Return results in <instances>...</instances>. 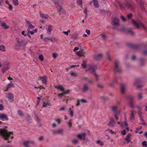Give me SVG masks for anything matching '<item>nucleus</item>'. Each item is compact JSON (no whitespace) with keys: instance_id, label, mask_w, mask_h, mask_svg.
I'll use <instances>...</instances> for the list:
<instances>
[{"instance_id":"obj_46","label":"nucleus","mask_w":147,"mask_h":147,"mask_svg":"<svg viewBox=\"0 0 147 147\" xmlns=\"http://www.w3.org/2000/svg\"><path fill=\"white\" fill-rule=\"evenodd\" d=\"M13 4L16 6L18 5V0H13Z\"/></svg>"},{"instance_id":"obj_31","label":"nucleus","mask_w":147,"mask_h":147,"mask_svg":"<svg viewBox=\"0 0 147 147\" xmlns=\"http://www.w3.org/2000/svg\"><path fill=\"white\" fill-rule=\"evenodd\" d=\"M138 99L139 100H141L143 98V94L142 93H139L137 95Z\"/></svg>"},{"instance_id":"obj_33","label":"nucleus","mask_w":147,"mask_h":147,"mask_svg":"<svg viewBox=\"0 0 147 147\" xmlns=\"http://www.w3.org/2000/svg\"><path fill=\"white\" fill-rule=\"evenodd\" d=\"M30 143V141L29 140L24 141L23 143V144L24 146H28V144Z\"/></svg>"},{"instance_id":"obj_32","label":"nucleus","mask_w":147,"mask_h":147,"mask_svg":"<svg viewBox=\"0 0 147 147\" xmlns=\"http://www.w3.org/2000/svg\"><path fill=\"white\" fill-rule=\"evenodd\" d=\"M86 61L85 60H83L82 63V64L81 65L84 68H86Z\"/></svg>"},{"instance_id":"obj_24","label":"nucleus","mask_w":147,"mask_h":147,"mask_svg":"<svg viewBox=\"0 0 147 147\" xmlns=\"http://www.w3.org/2000/svg\"><path fill=\"white\" fill-rule=\"evenodd\" d=\"M9 62L8 61H5L4 63V68H6L8 69L9 68Z\"/></svg>"},{"instance_id":"obj_10","label":"nucleus","mask_w":147,"mask_h":147,"mask_svg":"<svg viewBox=\"0 0 147 147\" xmlns=\"http://www.w3.org/2000/svg\"><path fill=\"white\" fill-rule=\"evenodd\" d=\"M140 82L139 80H136L134 83V86L138 88H140L144 86V85L140 84Z\"/></svg>"},{"instance_id":"obj_50","label":"nucleus","mask_w":147,"mask_h":147,"mask_svg":"<svg viewBox=\"0 0 147 147\" xmlns=\"http://www.w3.org/2000/svg\"><path fill=\"white\" fill-rule=\"evenodd\" d=\"M39 58L42 61L44 60L43 56L42 55H40L39 56Z\"/></svg>"},{"instance_id":"obj_6","label":"nucleus","mask_w":147,"mask_h":147,"mask_svg":"<svg viewBox=\"0 0 147 147\" xmlns=\"http://www.w3.org/2000/svg\"><path fill=\"white\" fill-rule=\"evenodd\" d=\"M111 111L114 113H120V111L118 109L117 106L113 105L111 107Z\"/></svg>"},{"instance_id":"obj_4","label":"nucleus","mask_w":147,"mask_h":147,"mask_svg":"<svg viewBox=\"0 0 147 147\" xmlns=\"http://www.w3.org/2000/svg\"><path fill=\"white\" fill-rule=\"evenodd\" d=\"M119 63L120 62L119 61L116 60L115 63L114 70L118 73L121 72L122 71L120 67Z\"/></svg>"},{"instance_id":"obj_26","label":"nucleus","mask_w":147,"mask_h":147,"mask_svg":"<svg viewBox=\"0 0 147 147\" xmlns=\"http://www.w3.org/2000/svg\"><path fill=\"white\" fill-rule=\"evenodd\" d=\"M137 108L138 109V114L139 116H142V112L141 111V110L142 109L140 107H137Z\"/></svg>"},{"instance_id":"obj_16","label":"nucleus","mask_w":147,"mask_h":147,"mask_svg":"<svg viewBox=\"0 0 147 147\" xmlns=\"http://www.w3.org/2000/svg\"><path fill=\"white\" fill-rule=\"evenodd\" d=\"M86 134L82 133L80 134H78L77 136L78 138L80 140H84L85 139Z\"/></svg>"},{"instance_id":"obj_44","label":"nucleus","mask_w":147,"mask_h":147,"mask_svg":"<svg viewBox=\"0 0 147 147\" xmlns=\"http://www.w3.org/2000/svg\"><path fill=\"white\" fill-rule=\"evenodd\" d=\"M70 74L71 76L73 77H76L78 76L76 73L73 72H70Z\"/></svg>"},{"instance_id":"obj_28","label":"nucleus","mask_w":147,"mask_h":147,"mask_svg":"<svg viewBox=\"0 0 147 147\" xmlns=\"http://www.w3.org/2000/svg\"><path fill=\"white\" fill-rule=\"evenodd\" d=\"M93 4L94 7L96 8L98 7V4L97 0H93Z\"/></svg>"},{"instance_id":"obj_45","label":"nucleus","mask_w":147,"mask_h":147,"mask_svg":"<svg viewBox=\"0 0 147 147\" xmlns=\"http://www.w3.org/2000/svg\"><path fill=\"white\" fill-rule=\"evenodd\" d=\"M69 111L70 113V116L71 117H72L73 116V110L71 109V108H70L69 109Z\"/></svg>"},{"instance_id":"obj_56","label":"nucleus","mask_w":147,"mask_h":147,"mask_svg":"<svg viewBox=\"0 0 147 147\" xmlns=\"http://www.w3.org/2000/svg\"><path fill=\"white\" fill-rule=\"evenodd\" d=\"M70 32V30H68L67 31L65 32V31H64L63 32V33H64L65 34H66L67 35H68V33L69 32Z\"/></svg>"},{"instance_id":"obj_30","label":"nucleus","mask_w":147,"mask_h":147,"mask_svg":"<svg viewBox=\"0 0 147 147\" xmlns=\"http://www.w3.org/2000/svg\"><path fill=\"white\" fill-rule=\"evenodd\" d=\"M14 84L12 83H10L8 84L7 86V90H8L11 87H14Z\"/></svg>"},{"instance_id":"obj_17","label":"nucleus","mask_w":147,"mask_h":147,"mask_svg":"<svg viewBox=\"0 0 147 147\" xmlns=\"http://www.w3.org/2000/svg\"><path fill=\"white\" fill-rule=\"evenodd\" d=\"M52 132L53 134H63V130L62 129H60L57 130H52Z\"/></svg>"},{"instance_id":"obj_20","label":"nucleus","mask_w":147,"mask_h":147,"mask_svg":"<svg viewBox=\"0 0 147 147\" xmlns=\"http://www.w3.org/2000/svg\"><path fill=\"white\" fill-rule=\"evenodd\" d=\"M40 78L41 80L43 83L45 85L47 84V83L46 80L47 79V77L46 76H44L43 77H40Z\"/></svg>"},{"instance_id":"obj_36","label":"nucleus","mask_w":147,"mask_h":147,"mask_svg":"<svg viewBox=\"0 0 147 147\" xmlns=\"http://www.w3.org/2000/svg\"><path fill=\"white\" fill-rule=\"evenodd\" d=\"M18 113L20 117H22L24 116V114L23 112L21 110H19L18 111Z\"/></svg>"},{"instance_id":"obj_63","label":"nucleus","mask_w":147,"mask_h":147,"mask_svg":"<svg viewBox=\"0 0 147 147\" xmlns=\"http://www.w3.org/2000/svg\"><path fill=\"white\" fill-rule=\"evenodd\" d=\"M88 83L89 84H91L93 82V80L92 79H88L87 80Z\"/></svg>"},{"instance_id":"obj_38","label":"nucleus","mask_w":147,"mask_h":147,"mask_svg":"<svg viewBox=\"0 0 147 147\" xmlns=\"http://www.w3.org/2000/svg\"><path fill=\"white\" fill-rule=\"evenodd\" d=\"M55 88L59 90L62 92L64 91V89L61 86H55Z\"/></svg>"},{"instance_id":"obj_53","label":"nucleus","mask_w":147,"mask_h":147,"mask_svg":"<svg viewBox=\"0 0 147 147\" xmlns=\"http://www.w3.org/2000/svg\"><path fill=\"white\" fill-rule=\"evenodd\" d=\"M100 35L102 37L103 40H106V36L105 35L103 34H101Z\"/></svg>"},{"instance_id":"obj_37","label":"nucleus","mask_w":147,"mask_h":147,"mask_svg":"<svg viewBox=\"0 0 147 147\" xmlns=\"http://www.w3.org/2000/svg\"><path fill=\"white\" fill-rule=\"evenodd\" d=\"M78 36V33L76 32H75L74 34L71 36V37L73 39H76L77 38Z\"/></svg>"},{"instance_id":"obj_42","label":"nucleus","mask_w":147,"mask_h":147,"mask_svg":"<svg viewBox=\"0 0 147 147\" xmlns=\"http://www.w3.org/2000/svg\"><path fill=\"white\" fill-rule=\"evenodd\" d=\"M117 83V82L116 80H115L113 82H111L109 84V85L111 87H113L114 84H115Z\"/></svg>"},{"instance_id":"obj_47","label":"nucleus","mask_w":147,"mask_h":147,"mask_svg":"<svg viewBox=\"0 0 147 147\" xmlns=\"http://www.w3.org/2000/svg\"><path fill=\"white\" fill-rule=\"evenodd\" d=\"M97 86L100 89H103L104 88V86L100 84H98Z\"/></svg>"},{"instance_id":"obj_59","label":"nucleus","mask_w":147,"mask_h":147,"mask_svg":"<svg viewBox=\"0 0 147 147\" xmlns=\"http://www.w3.org/2000/svg\"><path fill=\"white\" fill-rule=\"evenodd\" d=\"M129 99L130 100V101H133L134 99V98L133 96H130L129 97Z\"/></svg>"},{"instance_id":"obj_54","label":"nucleus","mask_w":147,"mask_h":147,"mask_svg":"<svg viewBox=\"0 0 147 147\" xmlns=\"http://www.w3.org/2000/svg\"><path fill=\"white\" fill-rule=\"evenodd\" d=\"M147 145V142L146 141H144L142 142V145L143 146H146Z\"/></svg>"},{"instance_id":"obj_8","label":"nucleus","mask_w":147,"mask_h":147,"mask_svg":"<svg viewBox=\"0 0 147 147\" xmlns=\"http://www.w3.org/2000/svg\"><path fill=\"white\" fill-rule=\"evenodd\" d=\"M136 0V1L138 2L140 5V6L141 8L142 9L143 12L146 13V11L143 2L142 0H139V1L138 0Z\"/></svg>"},{"instance_id":"obj_13","label":"nucleus","mask_w":147,"mask_h":147,"mask_svg":"<svg viewBox=\"0 0 147 147\" xmlns=\"http://www.w3.org/2000/svg\"><path fill=\"white\" fill-rule=\"evenodd\" d=\"M126 90V87L125 85L121 84V85L120 90L122 94H124Z\"/></svg>"},{"instance_id":"obj_11","label":"nucleus","mask_w":147,"mask_h":147,"mask_svg":"<svg viewBox=\"0 0 147 147\" xmlns=\"http://www.w3.org/2000/svg\"><path fill=\"white\" fill-rule=\"evenodd\" d=\"M6 96L7 97L8 100L11 102L13 101L14 96L13 94L11 93H9L8 95H6Z\"/></svg>"},{"instance_id":"obj_35","label":"nucleus","mask_w":147,"mask_h":147,"mask_svg":"<svg viewBox=\"0 0 147 147\" xmlns=\"http://www.w3.org/2000/svg\"><path fill=\"white\" fill-rule=\"evenodd\" d=\"M127 32L131 35H134V32L132 31V29L131 28L127 30Z\"/></svg>"},{"instance_id":"obj_15","label":"nucleus","mask_w":147,"mask_h":147,"mask_svg":"<svg viewBox=\"0 0 147 147\" xmlns=\"http://www.w3.org/2000/svg\"><path fill=\"white\" fill-rule=\"evenodd\" d=\"M89 69L93 73H95V70L97 68V67L96 65H94L93 64H91L89 65Z\"/></svg>"},{"instance_id":"obj_40","label":"nucleus","mask_w":147,"mask_h":147,"mask_svg":"<svg viewBox=\"0 0 147 147\" xmlns=\"http://www.w3.org/2000/svg\"><path fill=\"white\" fill-rule=\"evenodd\" d=\"M96 143L97 144H98L100 146H103L104 145L103 142L99 140H97Z\"/></svg>"},{"instance_id":"obj_9","label":"nucleus","mask_w":147,"mask_h":147,"mask_svg":"<svg viewBox=\"0 0 147 147\" xmlns=\"http://www.w3.org/2000/svg\"><path fill=\"white\" fill-rule=\"evenodd\" d=\"M116 123L114 119L112 118H110V121L108 124V125L109 127H114Z\"/></svg>"},{"instance_id":"obj_52","label":"nucleus","mask_w":147,"mask_h":147,"mask_svg":"<svg viewBox=\"0 0 147 147\" xmlns=\"http://www.w3.org/2000/svg\"><path fill=\"white\" fill-rule=\"evenodd\" d=\"M72 142L73 144H76L78 143V140L76 139H73L72 141Z\"/></svg>"},{"instance_id":"obj_55","label":"nucleus","mask_w":147,"mask_h":147,"mask_svg":"<svg viewBox=\"0 0 147 147\" xmlns=\"http://www.w3.org/2000/svg\"><path fill=\"white\" fill-rule=\"evenodd\" d=\"M16 39L17 40V42L18 43H20L22 42V39H20L18 38H16Z\"/></svg>"},{"instance_id":"obj_12","label":"nucleus","mask_w":147,"mask_h":147,"mask_svg":"<svg viewBox=\"0 0 147 147\" xmlns=\"http://www.w3.org/2000/svg\"><path fill=\"white\" fill-rule=\"evenodd\" d=\"M114 4L116 7L118 8H121L122 7H123L124 3L122 4H121L120 2L118 1H116L114 3Z\"/></svg>"},{"instance_id":"obj_57","label":"nucleus","mask_w":147,"mask_h":147,"mask_svg":"<svg viewBox=\"0 0 147 147\" xmlns=\"http://www.w3.org/2000/svg\"><path fill=\"white\" fill-rule=\"evenodd\" d=\"M94 76H95L96 80L97 81H98V75L95 73H94Z\"/></svg>"},{"instance_id":"obj_60","label":"nucleus","mask_w":147,"mask_h":147,"mask_svg":"<svg viewBox=\"0 0 147 147\" xmlns=\"http://www.w3.org/2000/svg\"><path fill=\"white\" fill-rule=\"evenodd\" d=\"M130 106L132 108H134V104L133 101H130Z\"/></svg>"},{"instance_id":"obj_18","label":"nucleus","mask_w":147,"mask_h":147,"mask_svg":"<svg viewBox=\"0 0 147 147\" xmlns=\"http://www.w3.org/2000/svg\"><path fill=\"white\" fill-rule=\"evenodd\" d=\"M102 55L101 54H99L94 56V59L96 60H99L102 58Z\"/></svg>"},{"instance_id":"obj_39","label":"nucleus","mask_w":147,"mask_h":147,"mask_svg":"<svg viewBox=\"0 0 147 147\" xmlns=\"http://www.w3.org/2000/svg\"><path fill=\"white\" fill-rule=\"evenodd\" d=\"M77 3L79 6L82 7V0H77Z\"/></svg>"},{"instance_id":"obj_48","label":"nucleus","mask_w":147,"mask_h":147,"mask_svg":"<svg viewBox=\"0 0 147 147\" xmlns=\"http://www.w3.org/2000/svg\"><path fill=\"white\" fill-rule=\"evenodd\" d=\"M44 40L45 42H48L49 41V40H51L52 41H53V39H50V38H46V37L45 38H44Z\"/></svg>"},{"instance_id":"obj_22","label":"nucleus","mask_w":147,"mask_h":147,"mask_svg":"<svg viewBox=\"0 0 147 147\" xmlns=\"http://www.w3.org/2000/svg\"><path fill=\"white\" fill-rule=\"evenodd\" d=\"M46 29L47 30L48 34L50 35L51 34V31L53 29V26L52 25H49L48 26V28Z\"/></svg>"},{"instance_id":"obj_43","label":"nucleus","mask_w":147,"mask_h":147,"mask_svg":"<svg viewBox=\"0 0 147 147\" xmlns=\"http://www.w3.org/2000/svg\"><path fill=\"white\" fill-rule=\"evenodd\" d=\"M56 7L59 12L62 9V8L61 6L59 5L56 6Z\"/></svg>"},{"instance_id":"obj_64","label":"nucleus","mask_w":147,"mask_h":147,"mask_svg":"<svg viewBox=\"0 0 147 147\" xmlns=\"http://www.w3.org/2000/svg\"><path fill=\"white\" fill-rule=\"evenodd\" d=\"M81 102L82 103H86L87 102V101L85 99H82L80 100Z\"/></svg>"},{"instance_id":"obj_34","label":"nucleus","mask_w":147,"mask_h":147,"mask_svg":"<svg viewBox=\"0 0 147 147\" xmlns=\"http://www.w3.org/2000/svg\"><path fill=\"white\" fill-rule=\"evenodd\" d=\"M134 111L132 110L131 111V115L130 118L131 120H132L133 119L134 117Z\"/></svg>"},{"instance_id":"obj_1","label":"nucleus","mask_w":147,"mask_h":147,"mask_svg":"<svg viewBox=\"0 0 147 147\" xmlns=\"http://www.w3.org/2000/svg\"><path fill=\"white\" fill-rule=\"evenodd\" d=\"M13 134L12 131L9 132L5 129H0V134L3 136L6 140L8 139L10 135Z\"/></svg>"},{"instance_id":"obj_62","label":"nucleus","mask_w":147,"mask_h":147,"mask_svg":"<svg viewBox=\"0 0 147 147\" xmlns=\"http://www.w3.org/2000/svg\"><path fill=\"white\" fill-rule=\"evenodd\" d=\"M120 18L123 21H125L126 20V19L123 16H120Z\"/></svg>"},{"instance_id":"obj_25","label":"nucleus","mask_w":147,"mask_h":147,"mask_svg":"<svg viewBox=\"0 0 147 147\" xmlns=\"http://www.w3.org/2000/svg\"><path fill=\"white\" fill-rule=\"evenodd\" d=\"M40 14L41 17L42 18L47 19L49 17V16L47 14H44L41 12H40Z\"/></svg>"},{"instance_id":"obj_21","label":"nucleus","mask_w":147,"mask_h":147,"mask_svg":"<svg viewBox=\"0 0 147 147\" xmlns=\"http://www.w3.org/2000/svg\"><path fill=\"white\" fill-rule=\"evenodd\" d=\"M2 27L5 29H7L9 28V26L7 25V24L4 22H2L1 24L0 27Z\"/></svg>"},{"instance_id":"obj_27","label":"nucleus","mask_w":147,"mask_h":147,"mask_svg":"<svg viewBox=\"0 0 147 147\" xmlns=\"http://www.w3.org/2000/svg\"><path fill=\"white\" fill-rule=\"evenodd\" d=\"M34 28V26L32 25L31 24H30L28 28H27V34H28L30 33V29H32Z\"/></svg>"},{"instance_id":"obj_58","label":"nucleus","mask_w":147,"mask_h":147,"mask_svg":"<svg viewBox=\"0 0 147 147\" xmlns=\"http://www.w3.org/2000/svg\"><path fill=\"white\" fill-rule=\"evenodd\" d=\"M132 16V14L129 13L127 15V18L128 19H130Z\"/></svg>"},{"instance_id":"obj_3","label":"nucleus","mask_w":147,"mask_h":147,"mask_svg":"<svg viewBox=\"0 0 147 147\" xmlns=\"http://www.w3.org/2000/svg\"><path fill=\"white\" fill-rule=\"evenodd\" d=\"M132 22L133 23L134 25L137 28L139 29V26L140 25H141L142 26L144 30L146 29V27L144 26L143 24L140 21H136L134 20L133 19L132 20Z\"/></svg>"},{"instance_id":"obj_41","label":"nucleus","mask_w":147,"mask_h":147,"mask_svg":"<svg viewBox=\"0 0 147 147\" xmlns=\"http://www.w3.org/2000/svg\"><path fill=\"white\" fill-rule=\"evenodd\" d=\"M0 50L3 51H5V47L3 45H0Z\"/></svg>"},{"instance_id":"obj_7","label":"nucleus","mask_w":147,"mask_h":147,"mask_svg":"<svg viewBox=\"0 0 147 147\" xmlns=\"http://www.w3.org/2000/svg\"><path fill=\"white\" fill-rule=\"evenodd\" d=\"M89 90L88 85L87 84H84L82 86L81 90L83 93H86Z\"/></svg>"},{"instance_id":"obj_49","label":"nucleus","mask_w":147,"mask_h":147,"mask_svg":"<svg viewBox=\"0 0 147 147\" xmlns=\"http://www.w3.org/2000/svg\"><path fill=\"white\" fill-rule=\"evenodd\" d=\"M115 115V117L116 119L117 120H118V115H119L120 113H114Z\"/></svg>"},{"instance_id":"obj_14","label":"nucleus","mask_w":147,"mask_h":147,"mask_svg":"<svg viewBox=\"0 0 147 147\" xmlns=\"http://www.w3.org/2000/svg\"><path fill=\"white\" fill-rule=\"evenodd\" d=\"M0 119L3 121L5 120L8 121L9 119L7 116L4 113H1L0 114Z\"/></svg>"},{"instance_id":"obj_23","label":"nucleus","mask_w":147,"mask_h":147,"mask_svg":"<svg viewBox=\"0 0 147 147\" xmlns=\"http://www.w3.org/2000/svg\"><path fill=\"white\" fill-rule=\"evenodd\" d=\"M130 136V134H129L127 135L125 137V140L128 144L129 143V142L131 143V140L129 139Z\"/></svg>"},{"instance_id":"obj_2","label":"nucleus","mask_w":147,"mask_h":147,"mask_svg":"<svg viewBox=\"0 0 147 147\" xmlns=\"http://www.w3.org/2000/svg\"><path fill=\"white\" fill-rule=\"evenodd\" d=\"M136 7V5L132 2L129 1L124 3V8H127L130 10L134 11Z\"/></svg>"},{"instance_id":"obj_29","label":"nucleus","mask_w":147,"mask_h":147,"mask_svg":"<svg viewBox=\"0 0 147 147\" xmlns=\"http://www.w3.org/2000/svg\"><path fill=\"white\" fill-rule=\"evenodd\" d=\"M51 103L49 102H44L43 103L42 106L43 107H46L47 106H51Z\"/></svg>"},{"instance_id":"obj_5","label":"nucleus","mask_w":147,"mask_h":147,"mask_svg":"<svg viewBox=\"0 0 147 147\" xmlns=\"http://www.w3.org/2000/svg\"><path fill=\"white\" fill-rule=\"evenodd\" d=\"M112 22L113 24L117 26H118L119 24V19L117 17H115L112 19Z\"/></svg>"},{"instance_id":"obj_51","label":"nucleus","mask_w":147,"mask_h":147,"mask_svg":"<svg viewBox=\"0 0 147 147\" xmlns=\"http://www.w3.org/2000/svg\"><path fill=\"white\" fill-rule=\"evenodd\" d=\"M140 65L142 66L143 65V63L144 62V60L142 58L140 59Z\"/></svg>"},{"instance_id":"obj_61","label":"nucleus","mask_w":147,"mask_h":147,"mask_svg":"<svg viewBox=\"0 0 147 147\" xmlns=\"http://www.w3.org/2000/svg\"><path fill=\"white\" fill-rule=\"evenodd\" d=\"M125 120L124 121V124L125 126H126L128 125V124L127 122L126 119L125 117Z\"/></svg>"},{"instance_id":"obj_19","label":"nucleus","mask_w":147,"mask_h":147,"mask_svg":"<svg viewBox=\"0 0 147 147\" xmlns=\"http://www.w3.org/2000/svg\"><path fill=\"white\" fill-rule=\"evenodd\" d=\"M84 53L83 52V51L82 50L81 51H78L76 52V55L79 57H85L83 54H84Z\"/></svg>"}]
</instances>
